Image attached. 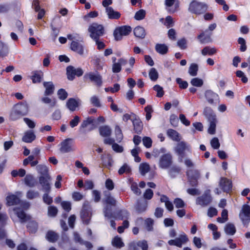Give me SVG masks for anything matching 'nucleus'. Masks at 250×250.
<instances>
[{"label": "nucleus", "mask_w": 250, "mask_h": 250, "mask_svg": "<svg viewBox=\"0 0 250 250\" xmlns=\"http://www.w3.org/2000/svg\"><path fill=\"white\" fill-rule=\"evenodd\" d=\"M36 170L38 172L41 174L40 177H45L47 176H50L48 173V167L43 165H39L36 167Z\"/></svg>", "instance_id": "obj_32"}, {"label": "nucleus", "mask_w": 250, "mask_h": 250, "mask_svg": "<svg viewBox=\"0 0 250 250\" xmlns=\"http://www.w3.org/2000/svg\"><path fill=\"white\" fill-rule=\"evenodd\" d=\"M219 186L224 192H229L232 188L231 182L226 178H221Z\"/></svg>", "instance_id": "obj_21"}, {"label": "nucleus", "mask_w": 250, "mask_h": 250, "mask_svg": "<svg viewBox=\"0 0 250 250\" xmlns=\"http://www.w3.org/2000/svg\"><path fill=\"white\" fill-rule=\"evenodd\" d=\"M7 204L9 206L17 205L20 203L19 198L14 194H11L6 197Z\"/></svg>", "instance_id": "obj_29"}, {"label": "nucleus", "mask_w": 250, "mask_h": 250, "mask_svg": "<svg viewBox=\"0 0 250 250\" xmlns=\"http://www.w3.org/2000/svg\"><path fill=\"white\" fill-rule=\"evenodd\" d=\"M42 101L46 104H50L51 107H54L56 104V101L55 99L52 100L50 98L48 97H43L42 98Z\"/></svg>", "instance_id": "obj_59"}, {"label": "nucleus", "mask_w": 250, "mask_h": 250, "mask_svg": "<svg viewBox=\"0 0 250 250\" xmlns=\"http://www.w3.org/2000/svg\"><path fill=\"white\" fill-rule=\"evenodd\" d=\"M60 145V150L62 153H68L74 150L72 147V140L71 139H65L61 143Z\"/></svg>", "instance_id": "obj_16"}, {"label": "nucleus", "mask_w": 250, "mask_h": 250, "mask_svg": "<svg viewBox=\"0 0 250 250\" xmlns=\"http://www.w3.org/2000/svg\"><path fill=\"white\" fill-rule=\"evenodd\" d=\"M83 71L81 68H75L74 66L69 65L66 68V74L69 80L72 81L75 76L80 77L83 75Z\"/></svg>", "instance_id": "obj_12"}, {"label": "nucleus", "mask_w": 250, "mask_h": 250, "mask_svg": "<svg viewBox=\"0 0 250 250\" xmlns=\"http://www.w3.org/2000/svg\"><path fill=\"white\" fill-rule=\"evenodd\" d=\"M154 224V221L150 218H147L145 221V225L147 231H152L153 229V226Z\"/></svg>", "instance_id": "obj_53"}, {"label": "nucleus", "mask_w": 250, "mask_h": 250, "mask_svg": "<svg viewBox=\"0 0 250 250\" xmlns=\"http://www.w3.org/2000/svg\"><path fill=\"white\" fill-rule=\"evenodd\" d=\"M94 121V119L92 117H88L84 120L79 127L80 131L83 133H85L87 131H90L92 130L94 128L93 126Z\"/></svg>", "instance_id": "obj_13"}, {"label": "nucleus", "mask_w": 250, "mask_h": 250, "mask_svg": "<svg viewBox=\"0 0 250 250\" xmlns=\"http://www.w3.org/2000/svg\"><path fill=\"white\" fill-rule=\"evenodd\" d=\"M225 233L229 235H233L236 232V228L234 224L232 223H227L224 228Z\"/></svg>", "instance_id": "obj_36"}, {"label": "nucleus", "mask_w": 250, "mask_h": 250, "mask_svg": "<svg viewBox=\"0 0 250 250\" xmlns=\"http://www.w3.org/2000/svg\"><path fill=\"white\" fill-rule=\"evenodd\" d=\"M27 228L31 233H35L38 229V223L35 221H31L28 222Z\"/></svg>", "instance_id": "obj_46"}, {"label": "nucleus", "mask_w": 250, "mask_h": 250, "mask_svg": "<svg viewBox=\"0 0 250 250\" xmlns=\"http://www.w3.org/2000/svg\"><path fill=\"white\" fill-rule=\"evenodd\" d=\"M155 49L157 53L161 55H165L168 52V47L165 44L157 43Z\"/></svg>", "instance_id": "obj_34"}, {"label": "nucleus", "mask_w": 250, "mask_h": 250, "mask_svg": "<svg viewBox=\"0 0 250 250\" xmlns=\"http://www.w3.org/2000/svg\"><path fill=\"white\" fill-rule=\"evenodd\" d=\"M203 81L201 79L198 78H194L191 80L190 83L196 87H201L203 85Z\"/></svg>", "instance_id": "obj_54"}, {"label": "nucleus", "mask_w": 250, "mask_h": 250, "mask_svg": "<svg viewBox=\"0 0 250 250\" xmlns=\"http://www.w3.org/2000/svg\"><path fill=\"white\" fill-rule=\"evenodd\" d=\"M188 241V239L187 235L183 232L175 239L169 240L168 244L170 246H175L177 247L181 248L183 245L186 244Z\"/></svg>", "instance_id": "obj_14"}, {"label": "nucleus", "mask_w": 250, "mask_h": 250, "mask_svg": "<svg viewBox=\"0 0 250 250\" xmlns=\"http://www.w3.org/2000/svg\"><path fill=\"white\" fill-rule=\"evenodd\" d=\"M7 47L1 42L0 41V57H4L7 55Z\"/></svg>", "instance_id": "obj_63"}, {"label": "nucleus", "mask_w": 250, "mask_h": 250, "mask_svg": "<svg viewBox=\"0 0 250 250\" xmlns=\"http://www.w3.org/2000/svg\"><path fill=\"white\" fill-rule=\"evenodd\" d=\"M26 196L28 199L33 200L34 199L39 197L40 193L39 191L37 190L34 189H30L26 192Z\"/></svg>", "instance_id": "obj_42"}, {"label": "nucleus", "mask_w": 250, "mask_h": 250, "mask_svg": "<svg viewBox=\"0 0 250 250\" xmlns=\"http://www.w3.org/2000/svg\"><path fill=\"white\" fill-rule=\"evenodd\" d=\"M59 238V235L55 232L49 230L48 231L46 235V239L50 242H56Z\"/></svg>", "instance_id": "obj_39"}, {"label": "nucleus", "mask_w": 250, "mask_h": 250, "mask_svg": "<svg viewBox=\"0 0 250 250\" xmlns=\"http://www.w3.org/2000/svg\"><path fill=\"white\" fill-rule=\"evenodd\" d=\"M132 28L130 26L124 25L116 28L114 31L113 35L116 41H120L122 39L123 36H127L131 32Z\"/></svg>", "instance_id": "obj_7"}, {"label": "nucleus", "mask_w": 250, "mask_h": 250, "mask_svg": "<svg viewBox=\"0 0 250 250\" xmlns=\"http://www.w3.org/2000/svg\"><path fill=\"white\" fill-rule=\"evenodd\" d=\"M83 78L85 80H89L98 86H101L103 83L102 77L98 72L86 73L84 74Z\"/></svg>", "instance_id": "obj_9"}, {"label": "nucleus", "mask_w": 250, "mask_h": 250, "mask_svg": "<svg viewBox=\"0 0 250 250\" xmlns=\"http://www.w3.org/2000/svg\"><path fill=\"white\" fill-rule=\"evenodd\" d=\"M198 66L197 64L191 63L188 69V73L191 76H196L197 75Z\"/></svg>", "instance_id": "obj_47"}, {"label": "nucleus", "mask_w": 250, "mask_h": 250, "mask_svg": "<svg viewBox=\"0 0 250 250\" xmlns=\"http://www.w3.org/2000/svg\"><path fill=\"white\" fill-rule=\"evenodd\" d=\"M147 206V203L146 202H138L136 206V210L139 213H143L146 210Z\"/></svg>", "instance_id": "obj_49"}, {"label": "nucleus", "mask_w": 250, "mask_h": 250, "mask_svg": "<svg viewBox=\"0 0 250 250\" xmlns=\"http://www.w3.org/2000/svg\"><path fill=\"white\" fill-rule=\"evenodd\" d=\"M104 216L108 219H111L114 218L116 219L124 220L125 219H128L130 216L129 212L125 209H121L117 211L115 215H114L112 209L108 206H106L104 208Z\"/></svg>", "instance_id": "obj_1"}, {"label": "nucleus", "mask_w": 250, "mask_h": 250, "mask_svg": "<svg viewBox=\"0 0 250 250\" xmlns=\"http://www.w3.org/2000/svg\"><path fill=\"white\" fill-rule=\"evenodd\" d=\"M50 176L39 177V182L42 188V190L44 192H50L51 191Z\"/></svg>", "instance_id": "obj_15"}, {"label": "nucleus", "mask_w": 250, "mask_h": 250, "mask_svg": "<svg viewBox=\"0 0 250 250\" xmlns=\"http://www.w3.org/2000/svg\"><path fill=\"white\" fill-rule=\"evenodd\" d=\"M28 111V105L26 103L17 104L15 105L13 111L10 115V118L13 120H16L18 117L25 115Z\"/></svg>", "instance_id": "obj_4"}, {"label": "nucleus", "mask_w": 250, "mask_h": 250, "mask_svg": "<svg viewBox=\"0 0 250 250\" xmlns=\"http://www.w3.org/2000/svg\"><path fill=\"white\" fill-rule=\"evenodd\" d=\"M70 49L81 56L84 55V46L78 41H73L70 44Z\"/></svg>", "instance_id": "obj_19"}, {"label": "nucleus", "mask_w": 250, "mask_h": 250, "mask_svg": "<svg viewBox=\"0 0 250 250\" xmlns=\"http://www.w3.org/2000/svg\"><path fill=\"white\" fill-rule=\"evenodd\" d=\"M150 169L149 165L147 163H142L139 166V170L142 175H145Z\"/></svg>", "instance_id": "obj_48"}, {"label": "nucleus", "mask_w": 250, "mask_h": 250, "mask_svg": "<svg viewBox=\"0 0 250 250\" xmlns=\"http://www.w3.org/2000/svg\"><path fill=\"white\" fill-rule=\"evenodd\" d=\"M167 134L170 139L174 141L179 142L181 140L180 134L173 129H168L167 131Z\"/></svg>", "instance_id": "obj_27"}, {"label": "nucleus", "mask_w": 250, "mask_h": 250, "mask_svg": "<svg viewBox=\"0 0 250 250\" xmlns=\"http://www.w3.org/2000/svg\"><path fill=\"white\" fill-rule=\"evenodd\" d=\"M210 145L211 147L215 149H217L220 146L219 140L217 137H214L210 141Z\"/></svg>", "instance_id": "obj_61"}, {"label": "nucleus", "mask_w": 250, "mask_h": 250, "mask_svg": "<svg viewBox=\"0 0 250 250\" xmlns=\"http://www.w3.org/2000/svg\"><path fill=\"white\" fill-rule=\"evenodd\" d=\"M211 33L205 34V32L201 33L197 36V38L199 40V42L202 44H205L212 42L211 36Z\"/></svg>", "instance_id": "obj_30"}, {"label": "nucleus", "mask_w": 250, "mask_h": 250, "mask_svg": "<svg viewBox=\"0 0 250 250\" xmlns=\"http://www.w3.org/2000/svg\"><path fill=\"white\" fill-rule=\"evenodd\" d=\"M149 76L150 79L153 81H155L157 80L158 73L155 68H152L150 69L149 72Z\"/></svg>", "instance_id": "obj_55"}, {"label": "nucleus", "mask_w": 250, "mask_h": 250, "mask_svg": "<svg viewBox=\"0 0 250 250\" xmlns=\"http://www.w3.org/2000/svg\"><path fill=\"white\" fill-rule=\"evenodd\" d=\"M205 97L210 104H214V100L218 98V95L211 90H207L205 92Z\"/></svg>", "instance_id": "obj_22"}, {"label": "nucleus", "mask_w": 250, "mask_h": 250, "mask_svg": "<svg viewBox=\"0 0 250 250\" xmlns=\"http://www.w3.org/2000/svg\"><path fill=\"white\" fill-rule=\"evenodd\" d=\"M88 31L90 33V37L93 40H99L100 37L104 34V26L95 22L92 23L89 26Z\"/></svg>", "instance_id": "obj_3"}, {"label": "nucleus", "mask_w": 250, "mask_h": 250, "mask_svg": "<svg viewBox=\"0 0 250 250\" xmlns=\"http://www.w3.org/2000/svg\"><path fill=\"white\" fill-rule=\"evenodd\" d=\"M181 170V169L179 167L173 166L169 169L168 173L171 178H174L180 173Z\"/></svg>", "instance_id": "obj_45"}, {"label": "nucleus", "mask_w": 250, "mask_h": 250, "mask_svg": "<svg viewBox=\"0 0 250 250\" xmlns=\"http://www.w3.org/2000/svg\"><path fill=\"white\" fill-rule=\"evenodd\" d=\"M31 79L33 83H39L43 77V73L41 71H35L32 72Z\"/></svg>", "instance_id": "obj_31"}, {"label": "nucleus", "mask_w": 250, "mask_h": 250, "mask_svg": "<svg viewBox=\"0 0 250 250\" xmlns=\"http://www.w3.org/2000/svg\"><path fill=\"white\" fill-rule=\"evenodd\" d=\"M239 217L244 225H248L250 221V207L244 205L239 213Z\"/></svg>", "instance_id": "obj_11"}, {"label": "nucleus", "mask_w": 250, "mask_h": 250, "mask_svg": "<svg viewBox=\"0 0 250 250\" xmlns=\"http://www.w3.org/2000/svg\"><path fill=\"white\" fill-rule=\"evenodd\" d=\"M13 210L15 214L20 219L21 223H25L31 218L30 216L26 214L23 209L21 208H13Z\"/></svg>", "instance_id": "obj_17"}, {"label": "nucleus", "mask_w": 250, "mask_h": 250, "mask_svg": "<svg viewBox=\"0 0 250 250\" xmlns=\"http://www.w3.org/2000/svg\"><path fill=\"white\" fill-rule=\"evenodd\" d=\"M173 203L176 208H182L186 205L184 201L179 198H176L174 199Z\"/></svg>", "instance_id": "obj_57"}, {"label": "nucleus", "mask_w": 250, "mask_h": 250, "mask_svg": "<svg viewBox=\"0 0 250 250\" xmlns=\"http://www.w3.org/2000/svg\"><path fill=\"white\" fill-rule=\"evenodd\" d=\"M131 171L130 167L126 164H125L122 167H121L118 170L119 174L122 175L123 173H129Z\"/></svg>", "instance_id": "obj_60"}, {"label": "nucleus", "mask_w": 250, "mask_h": 250, "mask_svg": "<svg viewBox=\"0 0 250 250\" xmlns=\"http://www.w3.org/2000/svg\"><path fill=\"white\" fill-rule=\"evenodd\" d=\"M217 52V50L214 47L206 46L201 50V54L203 56H212Z\"/></svg>", "instance_id": "obj_38"}, {"label": "nucleus", "mask_w": 250, "mask_h": 250, "mask_svg": "<svg viewBox=\"0 0 250 250\" xmlns=\"http://www.w3.org/2000/svg\"><path fill=\"white\" fill-rule=\"evenodd\" d=\"M133 250H136V246L140 248L142 250H148V244L146 240H141L137 242L136 243H133Z\"/></svg>", "instance_id": "obj_40"}, {"label": "nucleus", "mask_w": 250, "mask_h": 250, "mask_svg": "<svg viewBox=\"0 0 250 250\" xmlns=\"http://www.w3.org/2000/svg\"><path fill=\"white\" fill-rule=\"evenodd\" d=\"M173 162L172 156L169 153L162 155L159 159V166L163 169H167L170 167Z\"/></svg>", "instance_id": "obj_10"}, {"label": "nucleus", "mask_w": 250, "mask_h": 250, "mask_svg": "<svg viewBox=\"0 0 250 250\" xmlns=\"http://www.w3.org/2000/svg\"><path fill=\"white\" fill-rule=\"evenodd\" d=\"M24 182L30 188L35 187L37 184V181L32 174H27L24 178Z\"/></svg>", "instance_id": "obj_23"}, {"label": "nucleus", "mask_w": 250, "mask_h": 250, "mask_svg": "<svg viewBox=\"0 0 250 250\" xmlns=\"http://www.w3.org/2000/svg\"><path fill=\"white\" fill-rule=\"evenodd\" d=\"M104 197L103 199V202L106 204L105 207L107 206L109 208H111L109 206L113 207H115L116 206L117 201L111 195L110 192L105 191L104 192Z\"/></svg>", "instance_id": "obj_20"}, {"label": "nucleus", "mask_w": 250, "mask_h": 250, "mask_svg": "<svg viewBox=\"0 0 250 250\" xmlns=\"http://www.w3.org/2000/svg\"><path fill=\"white\" fill-rule=\"evenodd\" d=\"M176 81L179 85V87L181 89H186L188 86V82L185 81H183L181 78H177Z\"/></svg>", "instance_id": "obj_62"}, {"label": "nucleus", "mask_w": 250, "mask_h": 250, "mask_svg": "<svg viewBox=\"0 0 250 250\" xmlns=\"http://www.w3.org/2000/svg\"><path fill=\"white\" fill-rule=\"evenodd\" d=\"M134 118L131 119L134 127V131L137 134H140L142 132L143 125L139 118L136 115L133 114Z\"/></svg>", "instance_id": "obj_18"}, {"label": "nucleus", "mask_w": 250, "mask_h": 250, "mask_svg": "<svg viewBox=\"0 0 250 250\" xmlns=\"http://www.w3.org/2000/svg\"><path fill=\"white\" fill-rule=\"evenodd\" d=\"M134 35L139 38L144 39L146 36L145 30L144 27L138 26L133 30Z\"/></svg>", "instance_id": "obj_33"}, {"label": "nucleus", "mask_w": 250, "mask_h": 250, "mask_svg": "<svg viewBox=\"0 0 250 250\" xmlns=\"http://www.w3.org/2000/svg\"><path fill=\"white\" fill-rule=\"evenodd\" d=\"M203 113L208 121L216 118V115L214 113L212 109L209 107H206L204 109Z\"/></svg>", "instance_id": "obj_35"}, {"label": "nucleus", "mask_w": 250, "mask_h": 250, "mask_svg": "<svg viewBox=\"0 0 250 250\" xmlns=\"http://www.w3.org/2000/svg\"><path fill=\"white\" fill-rule=\"evenodd\" d=\"M188 178H200L199 172L196 169H190L187 170L186 172Z\"/></svg>", "instance_id": "obj_41"}, {"label": "nucleus", "mask_w": 250, "mask_h": 250, "mask_svg": "<svg viewBox=\"0 0 250 250\" xmlns=\"http://www.w3.org/2000/svg\"><path fill=\"white\" fill-rule=\"evenodd\" d=\"M49 192H45L42 196V200L44 203L47 205H51L53 202V199L48 194Z\"/></svg>", "instance_id": "obj_58"}, {"label": "nucleus", "mask_w": 250, "mask_h": 250, "mask_svg": "<svg viewBox=\"0 0 250 250\" xmlns=\"http://www.w3.org/2000/svg\"><path fill=\"white\" fill-rule=\"evenodd\" d=\"M66 105L71 111H74L79 105V101L74 98H69L66 102Z\"/></svg>", "instance_id": "obj_28"}, {"label": "nucleus", "mask_w": 250, "mask_h": 250, "mask_svg": "<svg viewBox=\"0 0 250 250\" xmlns=\"http://www.w3.org/2000/svg\"><path fill=\"white\" fill-rule=\"evenodd\" d=\"M212 200V198L210 194V191L208 190H206L202 195L196 198V203L202 207H206L210 204Z\"/></svg>", "instance_id": "obj_8"}, {"label": "nucleus", "mask_w": 250, "mask_h": 250, "mask_svg": "<svg viewBox=\"0 0 250 250\" xmlns=\"http://www.w3.org/2000/svg\"><path fill=\"white\" fill-rule=\"evenodd\" d=\"M58 209L56 207L49 206L48 208V215L51 217H54L58 213Z\"/></svg>", "instance_id": "obj_56"}, {"label": "nucleus", "mask_w": 250, "mask_h": 250, "mask_svg": "<svg viewBox=\"0 0 250 250\" xmlns=\"http://www.w3.org/2000/svg\"><path fill=\"white\" fill-rule=\"evenodd\" d=\"M208 122H209V126L208 129V133L211 135L214 134L216 131V118L208 120Z\"/></svg>", "instance_id": "obj_44"}, {"label": "nucleus", "mask_w": 250, "mask_h": 250, "mask_svg": "<svg viewBox=\"0 0 250 250\" xmlns=\"http://www.w3.org/2000/svg\"><path fill=\"white\" fill-rule=\"evenodd\" d=\"M90 101L91 104L96 107H100L101 105L100 100L96 96L91 97Z\"/></svg>", "instance_id": "obj_64"}, {"label": "nucleus", "mask_w": 250, "mask_h": 250, "mask_svg": "<svg viewBox=\"0 0 250 250\" xmlns=\"http://www.w3.org/2000/svg\"><path fill=\"white\" fill-rule=\"evenodd\" d=\"M99 132L102 136L106 137L110 136L111 129L109 126L104 125L99 128Z\"/></svg>", "instance_id": "obj_37"}, {"label": "nucleus", "mask_w": 250, "mask_h": 250, "mask_svg": "<svg viewBox=\"0 0 250 250\" xmlns=\"http://www.w3.org/2000/svg\"><path fill=\"white\" fill-rule=\"evenodd\" d=\"M36 139V135L33 130L26 131L22 138V141L25 143H30Z\"/></svg>", "instance_id": "obj_26"}, {"label": "nucleus", "mask_w": 250, "mask_h": 250, "mask_svg": "<svg viewBox=\"0 0 250 250\" xmlns=\"http://www.w3.org/2000/svg\"><path fill=\"white\" fill-rule=\"evenodd\" d=\"M112 245L117 248H121L124 246L122 239L118 236H115L112 240Z\"/></svg>", "instance_id": "obj_43"}, {"label": "nucleus", "mask_w": 250, "mask_h": 250, "mask_svg": "<svg viewBox=\"0 0 250 250\" xmlns=\"http://www.w3.org/2000/svg\"><path fill=\"white\" fill-rule=\"evenodd\" d=\"M190 145L184 141H181L177 143L174 148L175 152L178 156L179 162H182L184 157L185 156V151H189Z\"/></svg>", "instance_id": "obj_5"}, {"label": "nucleus", "mask_w": 250, "mask_h": 250, "mask_svg": "<svg viewBox=\"0 0 250 250\" xmlns=\"http://www.w3.org/2000/svg\"><path fill=\"white\" fill-rule=\"evenodd\" d=\"M43 85L45 88L44 93L45 96H49L54 93L55 86L52 82H45L43 83Z\"/></svg>", "instance_id": "obj_25"}, {"label": "nucleus", "mask_w": 250, "mask_h": 250, "mask_svg": "<svg viewBox=\"0 0 250 250\" xmlns=\"http://www.w3.org/2000/svg\"><path fill=\"white\" fill-rule=\"evenodd\" d=\"M115 133L116 141L118 143H120L123 138V135L122 130L119 125H116L115 128Z\"/></svg>", "instance_id": "obj_50"}, {"label": "nucleus", "mask_w": 250, "mask_h": 250, "mask_svg": "<svg viewBox=\"0 0 250 250\" xmlns=\"http://www.w3.org/2000/svg\"><path fill=\"white\" fill-rule=\"evenodd\" d=\"M208 8V5L205 2L193 0L189 4L188 11L191 14L200 15L205 13Z\"/></svg>", "instance_id": "obj_2"}, {"label": "nucleus", "mask_w": 250, "mask_h": 250, "mask_svg": "<svg viewBox=\"0 0 250 250\" xmlns=\"http://www.w3.org/2000/svg\"><path fill=\"white\" fill-rule=\"evenodd\" d=\"M146 15V11L144 9H140L136 12L134 19L137 21L142 20L145 18Z\"/></svg>", "instance_id": "obj_51"}, {"label": "nucleus", "mask_w": 250, "mask_h": 250, "mask_svg": "<svg viewBox=\"0 0 250 250\" xmlns=\"http://www.w3.org/2000/svg\"><path fill=\"white\" fill-rule=\"evenodd\" d=\"M106 13L109 19H119L121 17L120 12L115 11L112 7H107L105 9Z\"/></svg>", "instance_id": "obj_24"}, {"label": "nucleus", "mask_w": 250, "mask_h": 250, "mask_svg": "<svg viewBox=\"0 0 250 250\" xmlns=\"http://www.w3.org/2000/svg\"><path fill=\"white\" fill-rule=\"evenodd\" d=\"M57 95L59 99L62 101L65 100L68 96L67 92L63 88H61L58 90Z\"/></svg>", "instance_id": "obj_52"}, {"label": "nucleus", "mask_w": 250, "mask_h": 250, "mask_svg": "<svg viewBox=\"0 0 250 250\" xmlns=\"http://www.w3.org/2000/svg\"><path fill=\"white\" fill-rule=\"evenodd\" d=\"M81 217L83 223L89 224L91 217V208L87 201L83 203V208L81 211Z\"/></svg>", "instance_id": "obj_6"}]
</instances>
